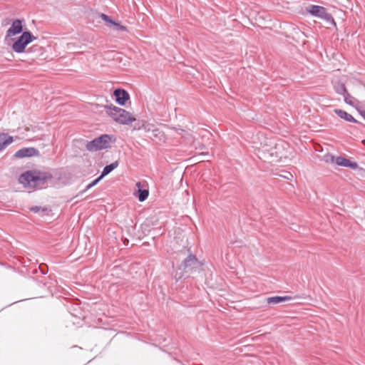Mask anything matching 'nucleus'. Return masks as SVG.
<instances>
[{
  "instance_id": "nucleus-18",
  "label": "nucleus",
  "mask_w": 365,
  "mask_h": 365,
  "mask_svg": "<svg viewBox=\"0 0 365 365\" xmlns=\"http://www.w3.org/2000/svg\"><path fill=\"white\" fill-rule=\"evenodd\" d=\"M101 180V178L100 177L97 178L96 180H94L93 182H91V183H89L86 187V188L82 190L81 192V194L83 193H85L86 192H87L89 189H91V187H94L96 185H97L98 183V182Z\"/></svg>"
},
{
  "instance_id": "nucleus-19",
  "label": "nucleus",
  "mask_w": 365,
  "mask_h": 365,
  "mask_svg": "<svg viewBox=\"0 0 365 365\" xmlns=\"http://www.w3.org/2000/svg\"><path fill=\"white\" fill-rule=\"evenodd\" d=\"M100 18L108 25L113 26L114 24L115 21H113L109 16L103 13L100 14Z\"/></svg>"
},
{
  "instance_id": "nucleus-5",
  "label": "nucleus",
  "mask_w": 365,
  "mask_h": 365,
  "mask_svg": "<svg viewBox=\"0 0 365 365\" xmlns=\"http://www.w3.org/2000/svg\"><path fill=\"white\" fill-rule=\"evenodd\" d=\"M184 269H193L201 266L200 262L193 255H189L182 262L181 264Z\"/></svg>"
},
{
  "instance_id": "nucleus-25",
  "label": "nucleus",
  "mask_w": 365,
  "mask_h": 365,
  "mask_svg": "<svg viewBox=\"0 0 365 365\" xmlns=\"http://www.w3.org/2000/svg\"><path fill=\"white\" fill-rule=\"evenodd\" d=\"M153 133H154V135H155V136L158 135V134H157V133H160V132H159V130H157V129H156V130H153Z\"/></svg>"
},
{
  "instance_id": "nucleus-7",
  "label": "nucleus",
  "mask_w": 365,
  "mask_h": 365,
  "mask_svg": "<svg viewBox=\"0 0 365 365\" xmlns=\"http://www.w3.org/2000/svg\"><path fill=\"white\" fill-rule=\"evenodd\" d=\"M38 150L34 148H24L16 152L14 156L19 158L32 157L38 155Z\"/></svg>"
},
{
  "instance_id": "nucleus-9",
  "label": "nucleus",
  "mask_w": 365,
  "mask_h": 365,
  "mask_svg": "<svg viewBox=\"0 0 365 365\" xmlns=\"http://www.w3.org/2000/svg\"><path fill=\"white\" fill-rule=\"evenodd\" d=\"M23 31L22 21L16 19L13 21L11 27L6 31L7 36H15L19 34Z\"/></svg>"
},
{
  "instance_id": "nucleus-4",
  "label": "nucleus",
  "mask_w": 365,
  "mask_h": 365,
  "mask_svg": "<svg viewBox=\"0 0 365 365\" xmlns=\"http://www.w3.org/2000/svg\"><path fill=\"white\" fill-rule=\"evenodd\" d=\"M111 136L109 135H102L96 138L91 141H88L86 145L87 150L95 152L103 149H106L110 146Z\"/></svg>"
},
{
  "instance_id": "nucleus-6",
  "label": "nucleus",
  "mask_w": 365,
  "mask_h": 365,
  "mask_svg": "<svg viewBox=\"0 0 365 365\" xmlns=\"http://www.w3.org/2000/svg\"><path fill=\"white\" fill-rule=\"evenodd\" d=\"M309 13L314 16L324 19H328L330 15L327 12L324 7L318 5H312L308 10Z\"/></svg>"
},
{
  "instance_id": "nucleus-20",
  "label": "nucleus",
  "mask_w": 365,
  "mask_h": 365,
  "mask_svg": "<svg viewBox=\"0 0 365 365\" xmlns=\"http://www.w3.org/2000/svg\"><path fill=\"white\" fill-rule=\"evenodd\" d=\"M30 210L34 213H38L40 211L46 212L48 209L46 207H41L40 206H34L30 208Z\"/></svg>"
},
{
  "instance_id": "nucleus-1",
  "label": "nucleus",
  "mask_w": 365,
  "mask_h": 365,
  "mask_svg": "<svg viewBox=\"0 0 365 365\" xmlns=\"http://www.w3.org/2000/svg\"><path fill=\"white\" fill-rule=\"evenodd\" d=\"M50 178L51 175L45 173L29 170L21 174L19 181L25 187L35 188L43 185L46 180Z\"/></svg>"
},
{
  "instance_id": "nucleus-24",
  "label": "nucleus",
  "mask_w": 365,
  "mask_h": 365,
  "mask_svg": "<svg viewBox=\"0 0 365 365\" xmlns=\"http://www.w3.org/2000/svg\"><path fill=\"white\" fill-rule=\"evenodd\" d=\"M41 272L42 274H46L47 273L48 270L47 269L44 270V269L41 268Z\"/></svg>"
},
{
  "instance_id": "nucleus-3",
  "label": "nucleus",
  "mask_w": 365,
  "mask_h": 365,
  "mask_svg": "<svg viewBox=\"0 0 365 365\" xmlns=\"http://www.w3.org/2000/svg\"><path fill=\"white\" fill-rule=\"evenodd\" d=\"M36 39V37L30 31H24L20 36L13 39L12 50L17 53H23L26 47Z\"/></svg>"
},
{
  "instance_id": "nucleus-21",
  "label": "nucleus",
  "mask_w": 365,
  "mask_h": 365,
  "mask_svg": "<svg viewBox=\"0 0 365 365\" xmlns=\"http://www.w3.org/2000/svg\"><path fill=\"white\" fill-rule=\"evenodd\" d=\"M324 160L326 163H335L336 158L332 155H326Z\"/></svg>"
},
{
  "instance_id": "nucleus-17",
  "label": "nucleus",
  "mask_w": 365,
  "mask_h": 365,
  "mask_svg": "<svg viewBox=\"0 0 365 365\" xmlns=\"http://www.w3.org/2000/svg\"><path fill=\"white\" fill-rule=\"evenodd\" d=\"M344 96V101L346 103L350 105V106H354L355 102H356V99L352 97L349 93L348 91H346V93H344L343 95Z\"/></svg>"
},
{
  "instance_id": "nucleus-16",
  "label": "nucleus",
  "mask_w": 365,
  "mask_h": 365,
  "mask_svg": "<svg viewBox=\"0 0 365 365\" xmlns=\"http://www.w3.org/2000/svg\"><path fill=\"white\" fill-rule=\"evenodd\" d=\"M334 90L336 93H337L339 95L343 96L344 93H346V88L344 83L338 82L334 85Z\"/></svg>"
},
{
  "instance_id": "nucleus-15",
  "label": "nucleus",
  "mask_w": 365,
  "mask_h": 365,
  "mask_svg": "<svg viewBox=\"0 0 365 365\" xmlns=\"http://www.w3.org/2000/svg\"><path fill=\"white\" fill-rule=\"evenodd\" d=\"M118 166V162L115 161L110 165H108L104 167L103 171L101 172V175L99 176L101 179H103L105 176L108 175L110 172H112L114 169H115Z\"/></svg>"
},
{
  "instance_id": "nucleus-23",
  "label": "nucleus",
  "mask_w": 365,
  "mask_h": 365,
  "mask_svg": "<svg viewBox=\"0 0 365 365\" xmlns=\"http://www.w3.org/2000/svg\"><path fill=\"white\" fill-rule=\"evenodd\" d=\"M361 115L364 118L365 120V110L360 112Z\"/></svg>"
},
{
  "instance_id": "nucleus-12",
  "label": "nucleus",
  "mask_w": 365,
  "mask_h": 365,
  "mask_svg": "<svg viewBox=\"0 0 365 365\" xmlns=\"http://www.w3.org/2000/svg\"><path fill=\"white\" fill-rule=\"evenodd\" d=\"M334 113L341 119H344L346 121L351 122L354 123H360L358 120H356L351 114L347 112L341 110V109H335Z\"/></svg>"
},
{
  "instance_id": "nucleus-22",
  "label": "nucleus",
  "mask_w": 365,
  "mask_h": 365,
  "mask_svg": "<svg viewBox=\"0 0 365 365\" xmlns=\"http://www.w3.org/2000/svg\"><path fill=\"white\" fill-rule=\"evenodd\" d=\"M113 26L117 27L118 29H120L121 31H126L127 30V28L125 26H123L120 24L117 23V22H114V24Z\"/></svg>"
},
{
  "instance_id": "nucleus-14",
  "label": "nucleus",
  "mask_w": 365,
  "mask_h": 365,
  "mask_svg": "<svg viewBox=\"0 0 365 365\" xmlns=\"http://www.w3.org/2000/svg\"><path fill=\"white\" fill-rule=\"evenodd\" d=\"M140 185H141V184L140 182H138L136 183V186L138 187V190L137 194L135 195L140 202H143L148 198V195H149V191H148V190H146V189H140Z\"/></svg>"
},
{
  "instance_id": "nucleus-8",
  "label": "nucleus",
  "mask_w": 365,
  "mask_h": 365,
  "mask_svg": "<svg viewBox=\"0 0 365 365\" xmlns=\"http://www.w3.org/2000/svg\"><path fill=\"white\" fill-rule=\"evenodd\" d=\"M113 95L115 98V101L120 106H124L125 102L130 98L128 93L123 89H115Z\"/></svg>"
},
{
  "instance_id": "nucleus-10",
  "label": "nucleus",
  "mask_w": 365,
  "mask_h": 365,
  "mask_svg": "<svg viewBox=\"0 0 365 365\" xmlns=\"http://www.w3.org/2000/svg\"><path fill=\"white\" fill-rule=\"evenodd\" d=\"M335 163L339 166L350 168L352 169H356L358 167V165L355 162H351L349 159L345 158L339 156L336 158Z\"/></svg>"
},
{
  "instance_id": "nucleus-2",
  "label": "nucleus",
  "mask_w": 365,
  "mask_h": 365,
  "mask_svg": "<svg viewBox=\"0 0 365 365\" xmlns=\"http://www.w3.org/2000/svg\"><path fill=\"white\" fill-rule=\"evenodd\" d=\"M104 108L108 115L120 124L128 125L135 120V118L125 109L113 105H106Z\"/></svg>"
},
{
  "instance_id": "nucleus-11",
  "label": "nucleus",
  "mask_w": 365,
  "mask_h": 365,
  "mask_svg": "<svg viewBox=\"0 0 365 365\" xmlns=\"http://www.w3.org/2000/svg\"><path fill=\"white\" fill-rule=\"evenodd\" d=\"M14 142V138L5 133H0V151Z\"/></svg>"
},
{
  "instance_id": "nucleus-13",
  "label": "nucleus",
  "mask_w": 365,
  "mask_h": 365,
  "mask_svg": "<svg viewBox=\"0 0 365 365\" xmlns=\"http://www.w3.org/2000/svg\"><path fill=\"white\" fill-rule=\"evenodd\" d=\"M291 299H292V297H289V296H284V297L274 296V297H271L267 298V302L269 304H279L281 302L289 301Z\"/></svg>"
}]
</instances>
